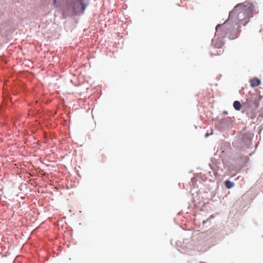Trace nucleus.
<instances>
[{
    "instance_id": "obj_1",
    "label": "nucleus",
    "mask_w": 263,
    "mask_h": 263,
    "mask_svg": "<svg viewBox=\"0 0 263 263\" xmlns=\"http://www.w3.org/2000/svg\"><path fill=\"white\" fill-rule=\"evenodd\" d=\"M257 13L254 9V6L251 3L239 4L236 5L232 11L230 12L229 17L231 19L236 18L237 22L235 25L239 24L246 25L249 21L252 14Z\"/></svg>"
},
{
    "instance_id": "obj_7",
    "label": "nucleus",
    "mask_w": 263,
    "mask_h": 263,
    "mask_svg": "<svg viewBox=\"0 0 263 263\" xmlns=\"http://www.w3.org/2000/svg\"><path fill=\"white\" fill-rule=\"evenodd\" d=\"M234 185V183L229 180H226L225 181V185L228 189L232 188V187H233Z\"/></svg>"
},
{
    "instance_id": "obj_9",
    "label": "nucleus",
    "mask_w": 263,
    "mask_h": 263,
    "mask_svg": "<svg viewBox=\"0 0 263 263\" xmlns=\"http://www.w3.org/2000/svg\"><path fill=\"white\" fill-rule=\"evenodd\" d=\"M231 38H232V39H234V38H235V36H232Z\"/></svg>"
},
{
    "instance_id": "obj_10",
    "label": "nucleus",
    "mask_w": 263,
    "mask_h": 263,
    "mask_svg": "<svg viewBox=\"0 0 263 263\" xmlns=\"http://www.w3.org/2000/svg\"><path fill=\"white\" fill-rule=\"evenodd\" d=\"M208 136H209L208 134H206V135H205L206 137H208Z\"/></svg>"
},
{
    "instance_id": "obj_2",
    "label": "nucleus",
    "mask_w": 263,
    "mask_h": 263,
    "mask_svg": "<svg viewBox=\"0 0 263 263\" xmlns=\"http://www.w3.org/2000/svg\"><path fill=\"white\" fill-rule=\"evenodd\" d=\"M261 97L257 93H253L247 98L245 102L242 104V107L245 109L248 117L252 119H254L257 115V109L259 106Z\"/></svg>"
},
{
    "instance_id": "obj_4",
    "label": "nucleus",
    "mask_w": 263,
    "mask_h": 263,
    "mask_svg": "<svg viewBox=\"0 0 263 263\" xmlns=\"http://www.w3.org/2000/svg\"><path fill=\"white\" fill-rule=\"evenodd\" d=\"M213 44L214 47H212L211 55H219L221 54L223 52V50L222 49V47L224 45L223 42L221 39H218L213 41Z\"/></svg>"
},
{
    "instance_id": "obj_3",
    "label": "nucleus",
    "mask_w": 263,
    "mask_h": 263,
    "mask_svg": "<svg viewBox=\"0 0 263 263\" xmlns=\"http://www.w3.org/2000/svg\"><path fill=\"white\" fill-rule=\"evenodd\" d=\"M231 19L229 16L228 19L222 25L218 24L216 27V33L224 36L232 31L233 25L231 24Z\"/></svg>"
},
{
    "instance_id": "obj_8",
    "label": "nucleus",
    "mask_w": 263,
    "mask_h": 263,
    "mask_svg": "<svg viewBox=\"0 0 263 263\" xmlns=\"http://www.w3.org/2000/svg\"><path fill=\"white\" fill-rule=\"evenodd\" d=\"M52 5L54 6V7H57L58 5L57 4V0H53Z\"/></svg>"
},
{
    "instance_id": "obj_6",
    "label": "nucleus",
    "mask_w": 263,
    "mask_h": 263,
    "mask_svg": "<svg viewBox=\"0 0 263 263\" xmlns=\"http://www.w3.org/2000/svg\"><path fill=\"white\" fill-rule=\"evenodd\" d=\"M242 105L240 104V103L238 101H235L233 103V107L236 110H240L241 109V107Z\"/></svg>"
},
{
    "instance_id": "obj_5",
    "label": "nucleus",
    "mask_w": 263,
    "mask_h": 263,
    "mask_svg": "<svg viewBox=\"0 0 263 263\" xmlns=\"http://www.w3.org/2000/svg\"><path fill=\"white\" fill-rule=\"evenodd\" d=\"M250 85L252 87L258 86L260 84V81L259 79L253 78L250 80Z\"/></svg>"
}]
</instances>
